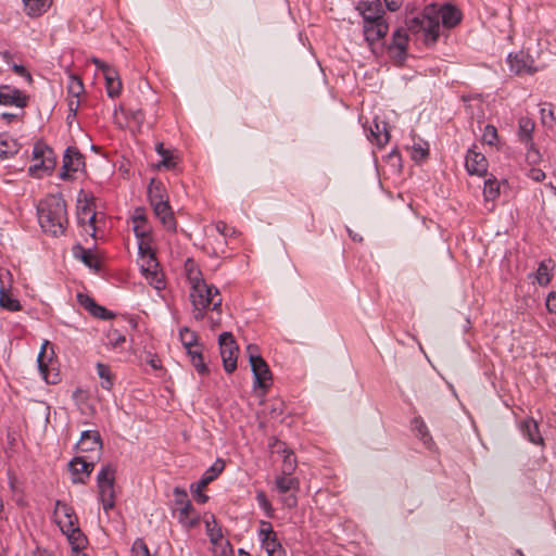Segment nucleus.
Instances as JSON below:
<instances>
[{"instance_id": "nucleus-1", "label": "nucleus", "mask_w": 556, "mask_h": 556, "mask_svg": "<svg viewBox=\"0 0 556 556\" xmlns=\"http://www.w3.org/2000/svg\"><path fill=\"white\" fill-rule=\"evenodd\" d=\"M462 18L460 10L452 3H430L417 15L406 18L405 24L410 33L422 35V41L427 47H432L440 38V22L444 28L452 29L462 22Z\"/></svg>"}, {"instance_id": "nucleus-2", "label": "nucleus", "mask_w": 556, "mask_h": 556, "mask_svg": "<svg viewBox=\"0 0 556 556\" xmlns=\"http://www.w3.org/2000/svg\"><path fill=\"white\" fill-rule=\"evenodd\" d=\"M186 270L190 283V299L194 319L203 320L208 309L218 313L223 302L218 289L205 282L202 273L195 267L192 260L186 262Z\"/></svg>"}, {"instance_id": "nucleus-3", "label": "nucleus", "mask_w": 556, "mask_h": 556, "mask_svg": "<svg viewBox=\"0 0 556 556\" xmlns=\"http://www.w3.org/2000/svg\"><path fill=\"white\" fill-rule=\"evenodd\" d=\"M38 222L42 230L52 236L64 235L68 216L66 202L62 194H49L37 205Z\"/></svg>"}, {"instance_id": "nucleus-4", "label": "nucleus", "mask_w": 556, "mask_h": 556, "mask_svg": "<svg viewBox=\"0 0 556 556\" xmlns=\"http://www.w3.org/2000/svg\"><path fill=\"white\" fill-rule=\"evenodd\" d=\"M115 473L116 468L106 464L97 475L99 500L106 513L115 506Z\"/></svg>"}, {"instance_id": "nucleus-5", "label": "nucleus", "mask_w": 556, "mask_h": 556, "mask_svg": "<svg viewBox=\"0 0 556 556\" xmlns=\"http://www.w3.org/2000/svg\"><path fill=\"white\" fill-rule=\"evenodd\" d=\"M33 162L28 172L31 177L41 178L50 175L56 164V157L53 150L47 144L37 142L33 149Z\"/></svg>"}, {"instance_id": "nucleus-6", "label": "nucleus", "mask_w": 556, "mask_h": 556, "mask_svg": "<svg viewBox=\"0 0 556 556\" xmlns=\"http://www.w3.org/2000/svg\"><path fill=\"white\" fill-rule=\"evenodd\" d=\"M251 370L254 376V387L266 390L271 382V372L263 357L256 354V346H248Z\"/></svg>"}, {"instance_id": "nucleus-7", "label": "nucleus", "mask_w": 556, "mask_h": 556, "mask_svg": "<svg viewBox=\"0 0 556 556\" xmlns=\"http://www.w3.org/2000/svg\"><path fill=\"white\" fill-rule=\"evenodd\" d=\"M225 469V460L222 458H217L213 465H211L202 475L200 480L195 484H191V492L193 494L194 500L204 504L208 501V496L203 493V489L207 486L211 482H213Z\"/></svg>"}, {"instance_id": "nucleus-8", "label": "nucleus", "mask_w": 556, "mask_h": 556, "mask_svg": "<svg viewBox=\"0 0 556 556\" xmlns=\"http://www.w3.org/2000/svg\"><path fill=\"white\" fill-rule=\"evenodd\" d=\"M220 357L226 372L230 374L237 368L239 348L231 332H223L218 338Z\"/></svg>"}, {"instance_id": "nucleus-9", "label": "nucleus", "mask_w": 556, "mask_h": 556, "mask_svg": "<svg viewBox=\"0 0 556 556\" xmlns=\"http://www.w3.org/2000/svg\"><path fill=\"white\" fill-rule=\"evenodd\" d=\"M85 168V156L76 147H67L63 154V164L59 177L70 180L73 174Z\"/></svg>"}, {"instance_id": "nucleus-10", "label": "nucleus", "mask_w": 556, "mask_h": 556, "mask_svg": "<svg viewBox=\"0 0 556 556\" xmlns=\"http://www.w3.org/2000/svg\"><path fill=\"white\" fill-rule=\"evenodd\" d=\"M408 35L404 28H397L392 34V40L387 46L389 56L397 65H403L408 56Z\"/></svg>"}, {"instance_id": "nucleus-11", "label": "nucleus", "mask_w": 556, "mask_h": 556, "mask_svg": "<svg viewBox=\"0 0 556 556\" xmlns=\"http://www.w3.org/2000/svg\"><path fill=\"white\" fill-rule=\"evenodd\" d=\"M54 517L61 531L65 535L74 532L77 528H79L78 518L74 508L62 501L55 502Z\"/></svg>"}, {"instance_id": "nucleus-12", "label": "nucleus", "mask_w": 556, "mask_h": 556, "mask_svg": "<svg viewBox=\"0 0 556 556\" xmlns=\"http://www.w3.org/2000/svg\"><path fill=\"white\" fill-rule=\"evenodd\" d=\"M507 63L510 72L517 76L533 75L539 71V67L534 65L533 58L523 50L509 53Z\"/></svg>"}, {"instance_id": "nucleus-13", "label": "nucleus", "mask_w": 556, "mask_h": 556, "mask_svg": "<svg viewBox=\"0 0 556 556\" xmlns=\"http://www.w3.org/2000/svg\"><path fill=\"white\" fill-rule=\"evenodd\" d=\"M356 10L363 17L364 26L376 25L378 23H387L384 20V10L379 0H363L359 1Z\"/></svg>"}, {"instance_id": "nucleus-14", "label": "nucleus", "mask_w": 556, "mask_h": 556, "mask_svg": "<svg viewBox=\"0 0 556 556\" xmlns=\"http://www.w3.org/2000/svg\"><path fill=\"white\" fill-rule=\"evenodd\" d=\"M258 535L268 556H277L283 553L281 543L278 541L277 534L269 521H260Z\"/></svg>"}, {"instance_id": "nucleus-15", "label": "nucleus", "mask_w": 556, "mask_h": 556, "mask_svg": "<svg viewBox=\"0 0 556 556\" xmlns=\"http://www.w3.org/2000/svg\"><path fill=\"white\" fill-rule=\"evenodd\" d=\"M94 468L93 460H87L84 456H76L68 463V469L72 473L74 484H85Z\"/></svg>"}, {"instance_id": "nucleus-16", "label": "nucleus", "mask_w": 556, "mask_h": 556, "mask_svg": "<svg viewBox=\"0 0 556 556\" xmlns=\"http://www.w3.org/2000/svg\"><path fill=\"white\" fill-rule=\"evenodd\" d=\"M476 146L470 148L465 157V167L469 175L483 177L488 173V160L481 152L476 150Z\"/></svg>"}, {"instance_id": "nucleus-17", "label": "nucleus", "mask_w": 556, "mask_h": 556, "mask_svg": "<svg viewBox=\"0 0 556 556\" xmlns=\"http://www.w3.org/2000/svg\"><path fill=\"white\" fill-rule=\"evenodd\" d=\"M28 96L22 92L20 89L11 87L9 85L0 86V104L5 106H16L24 109L28 103Z\"/></svg>"}, {"instance_id": "nucleus-18", "label": "nucleus", "mask_w": 556, "mask_h": 556, "mask_svg": "<svg viewBox=\"0 0 556 556\" xmlns=\"http://www.w3.org/2000/svg\"><path fill=\"white\" fill-rule=\"evenodd\" d=\"M94 63L102 71L105 78L106 92L110 98H116L122 90L121 79L114 68L110 65L94 59Z\"/></svg>"}, {"instance_id": "nucleus-19", "label": "nucleus", "mask_w": 556, "mask_h": 556, "mask_svg": "<svg viewBox=\"0 0 556 556\" xmlns=\"http://www.w3.org/2000/svg\"><path fill=\"white\" fill-rule=\"evenodd\" d=\"M102 439L97 430H86L80 434L79 441L76 443L78 453L99 452L102 450Z\"/></svg>"}, {"instance_id": "nucleus-20", "label": "nucleus", "mask_w": 556, "mask_h": 556, "mask_svg": "<svg viewBox=\"0 0 556 556\" xmlns=\"http://www.w3.org/2000/svg\"><path fill=\"white\" fill-rule=\"evenodd\" d=\"M85 197V203L81 204V199L78 198V206H77V219H78V224L79 225H86L88 224L91 228H92V233L91 236L94 237V232H96V218H97V213L92 211V207H91V202H89L87 200V195L84 194Z\"/></svg>"}, {"instance_id": "nucleus-21", "label": "nucleus", "mask_w": 556, "mask_h": 556, "mask_svg": "<svg viewBox=\"0 0 556 556\" xmlns=\"http://www.w3.org/2000/svg\"><path fill=\"white\" fill-rule=\"evenodd\" d=\"M365 40L371 47V51H375L374 45L376 41L383 39L389 31L388 23H378L376 25L363 26Z\"/></svg>"}, {"instance_id": "nucleus-22", "label": "nucleus", "mask_w": 556, "mask_h": 556, "mask_svg": "<svg viewBox=\"0 0 556 556\" xmlns=\"http://www.w3.org/2000/svg\"><path fill=\"white\" fill-rule=\"evenodd\" d=\"M73 255L80 260L87 267L99 273L101 269V263L91 250L85 249L80 243L73 247Z\"/></svg>"}, {"instance_id": "nucleus-23", "label": "nucleus", "mask_w": 556, "mask_h": 556, "mask_svg": "<svg viewBox=\"0 0 556 556\" xmlns=\"http://www.w3.org/2000/svg\"><path fill=\"white\" fill-rule=\"evenodd\" d=\"M370 132L367 136L368 139L372 142H376L377 146L383 147L390 140V132L388 129V124L384 121H378V118L374 119V127H370Z\"/></svg>"}, {"instance_id": "nucleus-24", "label": "nucleus", "mask_w": 556, "mask_h": 556, "mask_svg": "<svg viewBox=\"0 0 556 556\" xmlns=\"http://www.w3.org/2000/svg\"><path fill=\"white\" fill-rule=\"evenodd\" d=\"M148 197L151 206H160L161 203L168 202V197L164 184L156 179H151L148 186Z\"/></svg>"}, {"instance_id": "nucleus-25", "label": "nucleus", "mask_w": 556, "mask_h": 556, "mask_svg": "<svg viewBox=\"0 0 556 556\" xmlns=\"http://www.w3.org/2000/svg\"><path fill=\"white\" fill-rule=\"evenodd\" d=\"M520 431L522 435L533 444H542L543 438L539 431V425L532 417L520 421Z\"/></svg>"}, {"instance_id": "nucleus-26", "label": "nucleus", "mask_w": 556, "mask_h": 556, "mask_svg": "<svg viewBox=\"0 0 556 556\" xmlns=\"http://www.w3.org/2000/svg\"><path fill=\"white\" fill-rule=\"evenodd\" d=\"M554 264L552 260L548 261H541L539 263L538 269L534 274H530L529 278H534V281L541 286L546 287L549 285L553 278V270Z\"/></svg>"}, {"instance_id": "nucleus-27", "label": "nucleus", "mask_w": 556, "mask_h": 556, "mask_svg": "<svg viewBox=\"0 0 556 556\" xmlns=\"http://www.w3.org/2000/svg\"><path fill=\"white\" fill-rule=\"evenodd\" d=\"M159 205L152 206L153 212L157 218H160L162 225L169 231L176 230V219L174 217V212L168 202L161 203Z\"/></svg>"}, {"instance_id": "nucleus-28", "label": "nucleus", "mask_w": 556, "mask_h": 556, "mask_svg": "<svg viewBox=\"0 0 556 556\" xmlns=\"http://www.w3.org/2000/svg\"><path fill=\"white\" fill-rule=\"evenodd\" d=\"M535 124L532 118L522 116L518 121V138L523 144L533 142Z\"/></svg>"}, {"instance_id": "nucleus-29", "label": "nucleus", "mask_w": 556, "mask_h": 556, "mask_svg": "<svg viewBox=\"0 0 556 556\" xmlns=\"http://www.w3.org/2000/svg\"><path fill=\"white\" fill-rule=\"evenodd\" d=\"M20 150L18 142L7 134H0V160L12 157Z\"/></svg>"}, {"instance_id": "nucleus-30", "label": "nucleus", "mask_w": 556, "mask_h": 556, "mask_svg": "<svg viewBox=\"0 0 556 556\" xmlns=\"http://www.w3.org/2000/svg\"><path fill=\"white\" fill-rule=\"evenodd\" d=\"M28 16H40L48 11L52 0H23Z\"/></svg>"}, {"instance_id": "nucleus-31", "label": "nucleus", "mask_w": 556, "mask_h": 556, "mask_svg": "<svg viewBox=\"0 0 556 556\" xmlns=\"http://www.w3.org/2000/svg\"><path fill=\"white\" fill-rule=\"evenodd\" d=\"M178 520L186 529H191L195 527L199 522V517L194 513V508L192 504L190 507L184 506L178 509Z\"/></svg>"}, {"instance_id": "nucleus-32", "label": "nucleus", "mask_w": 556, "mask_h": 556, "mask_svg": "<svg viewBox=\"0 0 556 556\" xmlns=\"http://www.w3.org/2000/svg\"><path fill=\"white\" fill-rule=\"evenodd\" d=\"M68 543L72 546V551L75 554H79L84 548H86L88 544L87 536L84 534V532L80 530V528H77L74 532L66 535Z\"/></svg>"}, {"instance_id": "nucleus-33", "label": "nucleus", "mask_w": 556, "mask_h": 556, "mask_svg": "<svg viewBox=\"0 0 556 556\" xmlns=\"http://www.w3.org/2000/svg\"><path fill=\"white\" fill-rule=\"evenodd\" d=\"M412 425L416 435L424 442L426 446L429 447L432 444V438L422 418L415 417L412 421Z\"/></svg>"}, {"instance_id": "nucleus-34", "label": "nucleus", "mask_w": 556, "mask_h": 556, "mask_svg": "<svg viewBox=\"0 0 556 556\" xmlns=\"http://www.w3.org/2000/svg\"><path fill=\"white\" fill-rule=\"evenodd\" d=\"M96 369L101 379V387L108 391L112 390L114 386V376L112 375L110 366L103 363H97Z\"/></svg>"}, {"instance_id": "nucleus-35", "label": "nucleus", "mask_w": 556, "mask_h": 556, "mask_svg": "<svg viewBox=\"0 0 556 556\" xmlns=\"http://www.w3.org/2000/svg\"><path fill=\"white\" fill-rule=\"evenodd\" d=\"M299 479L286 476L282 473V476H279L276 478V486L280 493H287L291 490H298L299 489Z\"/></svg>"}, {"instance_id": "nucleus-36", "label": "nucleus", "mask_w": 556, "mask_h": 556, "mask_svg": "<svg viewBox=\"0 0 556 556\" xmlns=\"http://www.w3.org/2000/svg\"><path fill=\"white\" fill-rule=\"evenodd\" d=\"M500 195V182L495 177L484 180L483 197L485 201H494Z\"/></svg>"}, {"instance_id": "nucleus-37", "label": "nucleus", "mask_w": 556, "mask_h": 556, "mask_svg": "<svg viewBox=\"0 0 556 556\" xmlns=\"http://www.w3.org/2000/svg\"><path fill=\"white\" fill-rule=\"evenodd\" d=\"M281 453L283 455L282 473L286 476H291L296 468V458L294 453L287 447H285Z\"/></svg>"}, {"instance_id": "nucleus-38", "label": "nucleus", "mask_w": 556, "mask_h": 556, "mask_svg": "<svg viewBox=\"0 0 556 556\" xmlns=\"http://www.w3.org/2000/svg\"><path fill=\"white\" fill-rule=\"evenodd\" d=\"M0 307L10 312H17L22 308L18 300L7 293L3 289L0 290Z\"/></svg>"}, {"instance_id": "nucleus-39", "label": "nucleus", "mask_w": 556, "mask_h": 556, "mask_svg": "<svg viewBox=\"0 0 556 556\" xmlns=\"http://www.w3.org/2000/svg\"><path fill=\"white\" fill-rule=\"evenodd\" d=\"M150 285L157 290L165 288V281L163 275L159 271V268H151L149 271H141Z\"/></svg>"}, {"instance_id": "nucleus-40", "label": "nucleus", "mask_w": 556, "mask_h": 556, "mask_svg": "<svg viewBox=\"0 0 556 556\" xmlns=\"http://www.w3.org/2000/svg\"><path fill=\"white\" fill-rule=\"evenodd\" d=\"M150 285L157 290L165 288V281L163 275L159 271V268H151L149 271H141Z\"/></svg>"}, {"instance_id": "nucleus-41", "label": "nucleus", "mask_w": 556, "mask_h": 556, "mask_svg": "<svg viewBox=\"0 0 556 556\" xmlns=\"http://www.w3.org/2000/svg\"><path fill=\"white\" fill-rule=\"evenodd\" d=\"M541 122L545 127L553 128L556 117L551 103L542 104L540 109Z\"/></svg>"}, {"instance_id": "nucleus-42", "label": "nucleus", "mask_w": 556, "mask_h": 556, "mask_svg": "<svg viewBox=\"0 0 556 556\" xmlns=\"http://www.w3.org/2000/svg\"><path fill=\"white\" fill-rule=\"evenodd\" d=\"M179 337L182 345L186 349L194 348L198 345V336L187 327L180 329Z\"/></svg>"}, {"instance_id": "nucleus-43", "label": "nucleus", "mask_w": 556, "mask_h": 556, "mask_svg": "<svg viewBox=\"0 0 556 556\" xmlns=\"http://www.w3.org/2000/svg\"><path fill=\"white\" fill-rule=\"evenodd\" d=\"M255 498L257 501L258 506L263 509L264 514L266 515V517L273 518L275 510L271 506V503L267 498L266 493L260 490L256 492Z\"/></svg>"}, {"instance_id": "nucleus-44", "label": "nucleus", "mask_w": 556, "mask_h": 556, "mask_svg": "<svg viewBox=\"0 0 556 556\" xmlns=\"http://www.w3.org/2000/svg\"><path fill=\"white\" fill-rule=\"evenodd\" d=\"M155 150L162 156L160 165L164 166L167 169L175 167L176 163L174 161V156L168 150L164 148L163 143H157Z\"/></svg>"}, {"instance_id": "nucleus-45", "label": "nucleus", "mask_w": 556, "mask_h": 556, "mask_svg": "<svg viewBox=\"0 0 556 556\" xmlns=\"http://www.w3.org/2000/svg\"><path fill=\"white\" fill-rule=\"evenodd\" d=\"M125 341L126 337L116 329L110 330L106 334V345L113 349L122 346Z\"/></svg>"}, {"instance_id": "nucleus-46", "label": "nucleus", "mask_w": 556, "mask_h": 556, "mask_svg": "<svg viewBox=\"0 0 556 556\" xmlns=\"http://www.w3.org/2000/svg\"><path fill=\"white\" fill-rule=\"evenodd\" d=\"M498 139L497 129L495 126L488 124L485 125L482 134V140L489 146H495Z\"/></svg>"}, {"instance_id": "nucleus-47", "label": "nucleus", "mask_w": 556, "mask_h": 556, "mask_svg": "<svg viewBox=\"0 0 556 556\" xmlns=\"http://www.w3.org/2000/svg\"><path fill=\"white\" fill-rule=\"evenodd\" d=\"M527 148L526 159L527 162L531 165L539 164L541 162V153L535 147L534 142L526 143Z\"/></svg>"}, {"instance_id": "nucleus-48", "label": "nucleus", "mask_w": 556, "mask_h": 556, "mask_svg": "<svg viewBox=\"0 0 556 556\" xmlns=\"http://www.w3.org/2000/svg\"><path fill=\"white\" fill-rule=\"evenodd\" d=\"M174 496H175V505L177 506V509L179 507H184V506L190 507V504H192L191 501L188 498V494H187L186 490H184L179 486H176L174 489Z\"/></svg>"}, {"instance_id": "nucleus-49", "label": "nucleus", "mask_w": 556, "mask_h": 556, "mask_svg": "<svg viewBox=\"0 0 556 556\" xmlns=\"http://www.w3.org/2000/svg\"><path fill=\"white\" fill-rule=\"evenodd\" d=\"M138 251L140 258L149 256V254H155L152 249V237L138 239Z\"/></svg>"}, {"instance_id": "nucleus-50", "label": "nucleus", "mask_w": 556, "mask_h": 556, "mask_svg": "<svg viewBox=\"0 0 556 556\" xmlns=\"http://www.w3.org/2000/svg\"><path fill=\"white\" fill-rule=\"evenodd\" d=\"M215 229L225 239L233 238L239 235V232L233 227H229L225 222L222 220L215 224Z\"/></svg>"}, {"instance_id": "nucleus-51", "label": "nucleus", "mask_w": 556, "mask_h": 556, "mask_svg": "<svg viewBox=\"0 0 556 556\" xmlns=\"http://www.w3.org/2000/svg\"><path fill=\"white\" fill-rule=\"evenodd\" d=\"M134 232L137 239L142 238H151V227L148 224V220L144 223H135L134 224Z\"/></svg>"}, {"instance_id": "nucleus-52", "label": "nucleus", "mask_w": 556, "mask_h": 556, "mask_svg": "<svg viewBox=\"0 0 556 556\" xmlns=\"http://www.w3.org/2000/svg\"><path fill=\"white\" fill-rule=\"evenodd\" d=\"M90 314L93 317L103 319V320H110L115 317V314L109 309H106L104 306L99 305L98 303L93 307V309L90 312Z\"/></svg>"}, {"instance_id": "nucleus-53", "label": "nucleus", "mask_w": 556, "mask_h": 556, "mask_svg": "<svg viewBox=\"0 0 556 556\" xmlns=\"http://www.w3.org/2000/svg\"><path fill=\"white\" fill-rule=\"evenodd\" d=\"M132 556H151L149 548L142 539H137L131 547Z\"/></svg>"}, {"instance_id": "nucleus-54", "label": "nucleus", "mask_w": 556, "mask_h": 556, "mask_svg": "<svg viewBox=\"0 0 556 556\" xmlns=\"http://www.w3.org/2000/svg\"><path fill=\"white\" fill-rule=\"evenodd\" d=\"M141 260L140 268L141 271H149L151 268H159V262L155 254H149Z\"/></svg>"}, {"instance_id": "nucleus-55", "label": "nucleus", "mask_w": 556, "mask_h": 556, "mask_svg": "<svg viewBox=\"0 0 556 556\" xmlns=\"http://www.w3.org/2000/svg\"><path fill=\"white\" fill-rule=\"evenodd\" d=\"M84 90L83 81L78 77H71V85L68 86V92L74 97H79Z\"/></svg>"}, {"instance_id": "nucleus-56", "label": "nucleus", "mask_w": 556, "mask_h": 556, "mask_svg": "<svg viewBox=\"0 0 556 556\" xmlns=\"http://www.w3.org/2000/svg\"><path fill=\"white\" fill-rule=\"evenodd\" d=\"M428 154H429L428 147H422V144H420V143H415L413 146L412 157L415 161L424 160V159H426L428 156Z\"/></svg>"}, {"instance_id": "nucleus-57", "label": "nucleus", "mask_w": 556, "mask_h": 556, "mask_svg": "<svg viewBox=\"0 0 556 556\" xmlns=\"http://www.w3.org/2000/svg\"><path fill=\"white\" fill-rule=\"evenodd\" d=\"M77 300H78V303L84 307L86 308L89 313L93 309V307L96 306L97 302L90 298L89 295L87 294H83V293H78L77 294Z\"/></svg>"}, {"instance_id": "nucleus-58", "label": "nucleus", "mask_w": 556, "mask_h": 556, "mask_svg": "<svg viewBox=\"0 0 556 556\" xmlns=\"http://www.w3.org/2000/svg\"><path fill=\"white\" fill-rule=\"evenodd\" d=\"M191 363L194 366V368L199 375L204 376V375L208 374V368H207L206 364L204 363V358H203L202 354L197 355L195 358H192Z\"/></svg>"}, {"instance_id": "nucleus-59", "label": "nucleus", "mask_w": 556, "mask_h": 556, "mask_svg": "<svg viewBox=\"0 0 556 556\" xmlns=\"http://www.w3.org/2000/svg\"><path fill=\"white\" fill-rule=\"evenodd\" d=\"M11 68L15 74L25 77L29 83L33 80L30 73L23 65L14 63Z\"/></svg>"}, {"instance_id": "nucleus-60", "label": "nucleus", "mask_w": 556, "mask_h": 556, "mask_svg": "<svg viewBox=\"0 0 556 556\" xmlns=\"http://www.w3.org/2000/svg\"><path fill=\"white\" fill-rule=\"evenodd\" d=\"M208 320L212 329L219 327L222 324V308L218 311V313H213V311H211Z\"/></svg>"}, {"instance_id": "nucleus-61", "label": "nucleus", "mask_w": 556, "mask_h": 556, "mask_svg": "<svg viewBox=\"0 0 556 556\" xmlns=\"http://www.w3.org/2000/svg\"><path fill=\"white\" fill-rule=\"evenodd\" d=\"M546 309L549 313L556 314V292H554V291L549 292L547 295Z\"/></svg>"}, {"instance_id": "nucleus-62", "label": "nucleus", "mask_w": 556, "mask_h": 556, "mask_svg": "<svg viewBox=\"0 0 556 556\" xmlns=\"http://www.w3.org/2000/svg\"><path fill=\"white\" fill-rule=\"evenodd\" d=\"M147 215L143 207H137L132 215V224L147 222Z\"/></svg>"}, {"instance_id": "nucleus-63", "label": "nucleus", "mask_w": 556, "mask_h": 556, "mask_svg": "<svg viewBox=\"0 0 556 556\" xmlns=\"http://www.w3.org/2000/svg\"><path fill=\"white\" fill-rule=\"evenodd\" d=\"M528 176L534 181H542L545 178V173L540 168H531Z\"/></svg>"}, {"instance_id": "nucleus-64", "label": "nucleus", "mask_w": 556, "mask_h": 556, "mask_svg": "<svg viewBox=\"0 0 556 556\" xmlns=\"http://www.w3.org/2000/svg\"><path fill=\"white\" fill-rule=\"evenodd\" d=\"M283 504L288 508H294L298 505V497L295 494H289L283 498Z\"/></svg>"}]
</instances>
